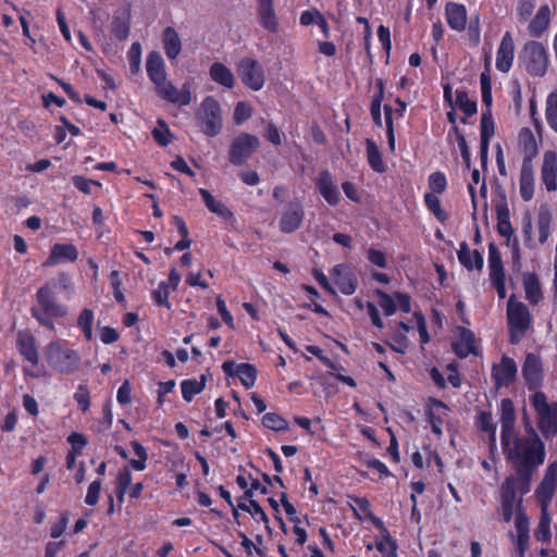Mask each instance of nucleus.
Returning a JSON list of instances; mask_svg holds the SVG:
<instances>
[{"mask_svg":"<svg viewBox=\"0 0 557 557\" xmlns=\"http://www.w3.org/2000/svg\"><path fill=\"white\" fill-rule=\"evenodd\" d=\"M504 454L516 470V476L520 480V494L524 495L530 491L531 479L536 468L544 462V444L530 426L528 434L523 437L516 433L502 442Z\"/></svg>","mask_w":557,"mask_h":557,"instance_id":"1","label":"nucleus"},{"mask_svg":"<svg viewBox=\"0 0 557 557\" xmlns=\"http://www.w3.org/2000/svg\"><path fill=\"white\" fill-rule=\"evenodd\" d=\"M146 71L159 97L178 106H187L191 102L190 87L188 84H184L182 89L178 90L168 81L165 64L159 52L152 51L148 54Z\"/></svg>","mask_w":557,"mask_h":557,"instance_id":"2","label":"nucleus"},{"mask_svg":"<svg viewBox=\"0 0 557 557\" xmlns=\"http://www.w3.org/2000/svg\"><path fill=\"white\" fill-rule=\"evenodd\" d=\"M507 321L509 325V342L518 344L525 335L531 325L532 317L528 307L516 301L511 296L507 302Z\"/></svg>","mask_w":557,"mask_h":557,"instance_id":"3","label":"nucleus"},{"mask_svg":"<svg viewBox=\"0 0 557 557\" xmlns=\"http://www.w3.org/2000/svg\"><path fill=\"white\" fill-rule=\"evenodd\" d=\"M196 120L205 135L216 136L223 125L220 103L212 96L206 97L196 112Z\"/></svg>","mask_w":557,"mask_h":557,"instance_id":"4","label":"nucleus"},{"mask_svg":"<svg viewBox=\"0 0 557 557\" xmlns=\"http://www.w3.org/2000/svg\"><path fill=\"white\" fill-rule=\"evenodd\" d=\"M48 363L59 373L73 374L81 364L77 351L63 348L58 342L50 343L46 348Z\"/></svg>","mask_w":557,"mask_h":557,"instance_id":"5","label":"nucleus"},{"mask_svg":"<svg viewBox=\"0 0 557 557\" xmlns=\"http://www.w3.org/2000/svg\"><path fill=\"white\" fill-rule=\"evenodd\" d=\"M525 70L533 76H543L547 70L548 57L544 46L537 41L525 44L521 52Z\"/></svg>","mask_w":557,"mask_h":557,"instance_id":"6","label":"nucleus"},{"mask_svg":"<svg viewBox=\"0 0 557 557\" xmlns=\"http://www.w3.org/2000/svg\"><path fill=\"white\" fill-rule=\"evenodd\" d=\"M260 140L257 136L242 133L236 136L228 149V160L234 165H243L246 163L253 152L259 148Z\"/></svg>","mask_w":557,"mask_h":557,"instance_id":"7","label":"nucleus"},{"mask_svg":"<svg viewBox=\"0 0 557 557\" xmlns=\"http://www.w3.org/2000/svg\"><path fill=\"white\" fill-rule=\"evenodd\" d=\"M517 492L520 493V480L516 475L506 478L500 486L502 513L505 522L512 519L513 509L519 499H516Z\"/></svg>","mask_w":557,"mask_h":557,"instance_id":"8","label":"nucleus"},{"mask_svg":"<svg viewBox=\"0 0 557 557\" xmlns=\"http://www.w3.org/2000/svg\"><path fill=\"white\" fill-rule=\"evenodd\" d=\"M243 83L252 90H260L264 85L263 69L260 63L251 58L243 59L237 69Z\"/></svg>","mask_w":557,"mask_h":557,"instance_id":"9","label":"nucleus"},{"mask_svg":"<svg viewBox=\"0 0 557 557\" xmlns=\"http://www.w3.org/2000/svg\"><path fill=\"white\" fill-rule=\"evenodd\" d=\"M36 299L41 307V312L54 318L66 314V309L57 302L50 284H45L38 289Z\"/></svg>","mask_w":557,"mask_h":557,"instance_id":"10","label":"nucleus"},{"mask_svg":"<svg viewBox=\"0 0 557 557\" xmlns=\"http://www.w3.org/2000/svg\"><path fill=\"white\" fill-rule=\"evenodd\" d=\"M304 209L299 201L287 205L280 220V230L283 233H293L298 230L304 220Z\"/></svg>","mask_w":557,"mask_h":557,"instance_id":"11","label":"nucleus"},{"mask_svg":"<svg viewBox=\"0 0 557 557\" xmlns=\"http://www.w3.org/2000/svg\"><path fill=\"white\" fill-rule=\"evenodd\" d=\"M541 177L543 184L548 191H554L557 188V154L553 150H547L543 156V164L541 169Z\"/></svg>","mask_w":557,"mask_h":557,"instance_id":"12","label":"nucleus"},{"mask_svg":"<svg viewBox=\"0 0 557 557\" xmlns=\"http://www.w3.org/2000/svg\"><path fill=\"white\" fill-rule=\"evenodd\" d=\"M257 15L259 24L271 33L278 32V18L274 10L273 0H258Z\"/></svg>","mask_w":557,"mask_h":557,"instance_id":"13","label":"nucleus"},{"mask_svg":"<svg viewBox=\"0 0 557 557\" xmlns=\"http://www.w3.org/2000/svg\"><path fill=\"white\" fill-rule=\"evenodd\" d=\"M521 504L522 498H519L515 527L517 530V547L521 553V557H524V553L529 546L530 521L525 512L522 510Z\"/></svg>","mask_w":557,"mask_h":557,"instance_id":"14","label":"nucleus"},{"mask_svg":"<svg viewBox=\"0 0 557 557\" xmlns=\"http://www.w3.org/2000/svg\"><path fill=\"white\" fill-rule=\"evenodd\" d=\"M556 482H557V463H550L546 471L545 475L536 488V496L542 503V506L544 504H548V502L552 499L555 488H556Z\"/></svg>","mask_w":557,"mask_h":557,"instance_id":"15","label":"nucleus"},{"mask_svg":"<svg viewBox=\"0 0 557 557\" xmlns=\"http://www.w3.org/2000/svg\"><path fill=\"white\" fill-rule=\"evenodd\" d=\"M331 274L335 281V284L343 294L351 295L355 293L358 283L357 278L348 267L338 264L333 268Z\"/></svg>","mask_w":557,"mask_h":557,"instance_id":"16","label":"nucleus"},{"mask_svg":"<svg viewBox=\"0 0 557 557\" xmlns=\"http://www.w3.org/2000/svg\"><path fill=\"white\" fill-rule=\"evenodd\" d=\"M542 362L541 359L534 354H529L525 357L522 374L529 385V388H536L542 381Z\"/></svg>","mask_w":557,"mask_h":557,"instance_id":"17","label":"nucleus"},{"mask_svg":"<svg viewBox=\"0 0 557 557\" xmlns=\"http://www.w3.org/2000/svg\"><path fill=\"white\" fill-rule=\"evenodd\" d=\"M513 40L510 33H506L500 41L499 48L497 50L496 57V67L500 72L507 73L512 64L513 60Z\"/></svg>","mask_w":557,"mask_h":557,"instance_id":"18","label":"nucleus"},{"mask_svg":"<svg viewBox=\"0 0 557 557\" xmlns=\"http://www.w3.org/2000/svg\"><path fill=\"white\" fill-rule=\"evenodd\" d=\"M517 364L509 358L504 356L498 366L493 367V376L497 386H508L516 377Z\"/></svg>","mask_w":557,"mask_h":557,"instance_id":"19","label":"nucleus"},{"mask_svg":"<svg viewBox=\"0 0 557 557\" xmlns=\"http://www.w3.org/2000/svg\"><path fill=\"white\" fill-rule=\"evenodd\" d=\"M78 257L76 248L71 244H55L45 265H53L64 261H75Z\"/></svg>","mask_w":557,"mask_h":557,"instance_id":"20","label":"nucleus"},{"mask_svg":"<svg viewBox=\"0 0 557 557\" xmlns=\"http://www.w3.org/2000/svg\"><path fill=\"white\" fill-rule=\"evenodd\" d=\"M518 145L523 153V161H532L539 153L537 144L533 132L523 127L518 135Z\"/></svg>","mask_w":557,"mask_h":557,"instance_id":"21","label":"nucleus"},{"mask_svg":"<svg viewBox=\"0 0 557 557\" xmlns=\"http://www.w3.org/2000/svg\"><path fill=\"white\" fill-rule=\"evenodd\" d=\"M502 409V442H506L509 436L515 434V409L509 398H504L500 404Z\"/></svg>","mask_w":557,"mask_h":557,"instance_id":"22","label":"nucleus"},{"mask_svg":"<svg viewBox=\"0 0 557 557\" xmlns=\"http://www.w3.org/2000/svg\"><path fill=\"white\" fill-rule=\"evenodd\" d=\"M17 349L26 360L33 364L39 361L38 351L35 345V338L27 332L20 331L17 333Z\"/></svg>","mask_w":557,"mask_h":557,"instance_id":"23","label":"nucleus"},{"mask_svg":"<svg viewBox=\"0 0 557 557\" xmlns=\"http://www.w3.org/2000/svg\"><path fill=\"white\" fill-rule=\"evenodd\" d=\"M534 193V173L532 161H523L520 173V194L524 201L532 199Z\"/></svg>","mask_w":557,"mask_h":557,"instance_id":"24","label":"nucleus"},{"mask_svg":"<svg viewBox=\"0 0 557 557\" xmlns=\"http://www.w3.org/2000/svg\"><path fill=\"white\" fill-rule=\"evenodd\" d=\"M317 186L323 198L332 206L336 205L339 200V194L336 186L333 184L331 175L327 171L320 173L317 181Z\"/></svg>","mask_w":557,"mask_h":557,"instance_id":"25","label":"nucleus"},{"mask_svg":"<svg viewBox=\"0 0 557 557\" xmlns=\"http://www.w3.org/2000/svg\"><path fill=\"white\" fill-rule=\"evenodd\" d=\"M446 18L448 25L458 32L466 28L467 11L465 5L457 3H448L446 5Z\"/></svg>","mask_w":557,"mask_h":557,"instance_id":"26","label":"nucleus"},{"mask_svg":"<svg viewBox=\"0 0 557 557\" xmlns=\"http://www.w3.org/2000/svg\"><path fill=\"white\" fill-rule=\"evenodd\" d=\"M458 259L460 263L468 270L476 269L479 271L483 268V257L478 250H470L466 242L460 244L458 250Z\"/></svg>","mask_w":557,"mask_h":557,"instance_id":"27","label":"nucleus"},{"mask_svg":"<svg viewBox=\"0 0 557 557\" xmlns=\"http://www.w3.org/2000/svg\"><path fill=\"white\" fill-rule=\"evenodd\" d=\"M459 337L453 346L456 355L459 358H466L470 354H475L474 334L466 327H459Z\"/></svg>","mask_w":557,"mask_h":557,"instance_id":"28","label":"nucleus"},{"mask_svg":"<svg viewBox=\"0 0 557 557\" xmlns=\"http://www.w3.org/2000/svg\"><path fill=\"white\" fill-rule=\"evenodd\" d=\"M209 75L213 82L225 88L231 89L235 85V78L232 71L223 63H213L209 69Z\"/></svg>","mask_w":557,"mask_h":557,"instance_id":"29","label":"nucleus"},{"mask_svg":"<svg viewBox=\"0 0 557 557\" xmlns=\"http://www.w3.org/2000/svg\"><path fill=\"white\" fill-rule=\"evenodd\" d=\"M539 428L546 436L557 433V404L552 405L546 412L539 413Z\"/></svg>","mask_w":557,"mask_h":557,"instance_id":"30","label":"nucleus"},{"mask_svg":"<svg viewBox=\"0 0 557 557\" xmlns=\"http://www.w3.org/2000/svg\"><path fill=\"white\" fill-rule=\"evenodd\" d=\"M163 46L169 59L174 60L181 53V39L173 27L169 26L163 30Z\"/></svg>","mask_w":557,"mask_h":557,"instance_id":"31","label":"nucleus"},{"mask_svg":"<svg viewBox=\"0 0 557 557\" xmlns=\"http://www.w3.org/2000/svg\"><path fill=\"white\" fill-rule=\"evenodd\" d=\"M550 18V10L548 5H543L537 11L534 18L529 24V30L532 36L539 37L542 33H544L549 24Z\"/></svg>","mask_w":557,"mask_h":557,"instance_id":"32","label":"nucleus"},{"mask_svg":"<svg viewBox=\"0 0 557 557\" xmlns=\"http://www.w3.org/2000/svg\"><path fill=\"white\" fill-rule=\"evenodd\" d=\"M488 267L491 281L505 277L500 252L493 243L488 245Z\"/></svg>","mask_w":557,"mask_h":557,"instance_id":"33","label":"nucleus"},{"mask_svg":"<svg viewBox=\"0 0 557 557\" xmlns=\"http://www.w3.org/2000/svg\"><path fill=\"white\" fill-rule=\"evenodd\" d=\"M112 33L119 40H125L129 34V13L127 11L117 12L113 16Z\"/></svg>","mask_w":557,"mask_h":557,"instance_id":"34","label":"nucleus"},{"mask_svg":"<svg viewBox=\"0 0 557 557\" xmlns=\"http://www.w3.org/2000/svg\"><path fill=\"white\" fill-rule=\"evenodd\" d=\"M552 213L547 206H541L537 213L539 240L543 245L549 237Z\"/></svg>","mask_w":557,"mask_h":557,"instance_id":"35","label":"nucleus"},{"mask_svg":"<svg viewBox=\"0 0 557 557\" xmlns=\"http://www.w3.org/2000/svg\"><path fill=\"white\" fill-rule=\"evenodd\" d=\"M366 147H367V159L372 168L377 173H383L386 171V165L382 160L381 152L379 150V147L372 139L366 140Z\"/></svg>","mask_w":557,"mask_h":557,"instance_id":"36","label":"nucleus"},{"mask_svg":"<svg viewBox=\"0 0 557 557\" xmlns=\"http://www.w3.org/2000/svg\"><path fill=\"white\" fill-rule=\"evenodd\" d=\"M523 285L527 299L535 305L542 298L540 282L534 274H525L523 277Z\"/></svg>","mask_w":557,"mask_h":557,"instance_id":"37","label":"nucleus"},{"mask_svg":"<svg viewBox=\"0 0 557 557\" xmlns=\"http://www.w3.org/2000/svg\"><path fill=\"white\" fill-rule=\"evenodd\" d=\"M534 536L540 542H549L552 537L550 533V516L546 508V504L542 506L541 518L537 528L534 532Z\"/></svg>","mask_w":557,"mask_h":557,"instance_id":"38","label":"nucleus"},{"mask_svg":"<svg viewBox=\"0 0 557 557\" xmlns=\"http://www.w3.org/2000/svg\"><path fill=\"white\" fill-rule=\"evenodd\" d=\"M199 194L202 198V200L205 201L206 203V207L213 213L222 216V218H226V216H231L232 213L230 212V210L219 200H216L210 193L209 190L205 189V188H201L199 189Z\"/></svg>","mask_w":557,"mask_h":557,"instance_id":"39","label":"nucleus"},{"mask_svg":"<svg viewBox=\"0 0 557 557\" xmlns=\"http://www.w3.org/2000/svg\"><path fill=\"white\" fill-rule=\"evenodd\" d=\"M206 386V376L201 375L199 380H185L182 382V395L186 401H191L195 395L201 393Z\"/></svg>","mask_w":557,"mask_h":557,"instance_id":"40","label":"nucleus"},{"mask_svg":"<svg viewBox=\"0 0 557 557\" xmlns=\"http://www.w3.org/2000/svg\"><path fill=\"white\" fill-rule=\"evenodd\" d=\"M236 375L246 388H251L257 379V369L250 363H240L236 368Z\"/></svg>","mask_w":557,"mask_h":557,"instance_id":"41","label":"nucleus"},{"mask_svg":"<svg viewBox=\"0 0 557 557\" xmlns=\"http://www.w3.org/2000/svg\"><path fill=\"white\" fill-rule=\"evenodd\" d=\"M495 125L491 110L487 109L481 115V143L490 144L491 137L494 135Z\"/></svg>","mask_w":557,"mask_h":557,"instance_id":"42","label":"nucleus"},{"mask_svg":"<svg viewBox=\"0 0 557 557\" xmlns=\"http://www.w3.org/2000/svg\"><path fill=\"white\" fill-rule=\"evenodd\" d=\"M264 428L273 431H285L288 429V422L275 412H268L262 417Z\"/></svg>","mask_w":557,"mask_h":557,"instance_id":"43","label":"nucleus"},{"mask_svg":"<svg viewBox=\"0 0 557 557\" xmlns=\"http://www.w3.org/2000/svg\"><path fill=\"white\" fill-rule=\"evenodd\" d=\"M456 106L463 111L467 116H471L476 112V103L469 99L466 90L456 91Z\"/></svg>","mask_w":557,"mask_h":557,"instance_id":"44","label":"nucleus"},{"mask_svg":"<svg viewBox=\"0 0 557 557\" xmlns=\"http://www.w3.org/2000/svg\"><path fill=\"white\" fill-rule=\"evenodd\" d=\"M478 424L482 431L490 433L491 449H493L496 445V437H495L496 428L493 423L492 414L490 412L482 411L479 414Z\"/></svg>","mask_w":557,"mask_h":557,"instance_id":"45","label":"nucleus"},{"mask_svg":"<svg viewBox=\"0 0 557 557\" xmlns=\"http://www.w3.org/2000/svg\"><path fill=\"white\" fill-rule=\"evenodd\" d=\"M545 113L549 126L557 132V92H552L547 97Z\"/></svg>","mask_w":557,"mask_h":557,"instance_id":"46","label":"nucleus"},{"mask_svg":"<svg viewBox=\"0 0 557 557\" xmlns=\"http://www.w3.org/2000/svg\"><path fill=\"white\" fill-rule=\"evenodd\" d=\"M425 205L430 211L434 213V215L441 222H445L448 218V214L442 209L440 199L434 194H426L424 197Z\"/></svg>","mask_w":557,"mask_h":557,"instance_id":"47","label":"nucleus"},{"mask_svg":"<svg viewBox=\"0 0 557 557\" xmlns=\"http://www.w3.org/2000/svg\"><path fill=\"white\" fill-rule=\"evenodd\" d=\"M94 312L90 309H84L77 320L78 327L84 332L87 339L92 337Z\"/></svg>","mask_w":557,"mask_h":557,"instance_id":"48","label":"nucleus"},{"mask_svg":"<svg viewBox=\"0 0 557 557\" xmlns=\"http://www.w3.org/2000/svg\"><path fill=\"white\" fill-rule=\"evenodd\" d=\"M384 533V539L375 544L376 549L387 557H394L396 555V544L391 539L387 530L383 527L380 528Z\"/></svg>","mask_w":557,"mask_h":557,"instance_id":"49","label":"nucleus"},{"mask_svg":"<svg viewBox=\"0 0 557 557\" xmlns=\"http://www.w3.org/2000/svg\"><path fill=\"white\" fill-rule=\"evenodd\" d=\"M356 507H354V510L357 512V510H360L364 513L367 518H369L375 527L383 528V522L380 518L375 517L373 512L370 509V503L367 498H356L355 499Z\"/></svg>","mask_w":557,"mask_h":557,"instance_id":"50","label":"nucleus"},{"mask_svg":"<svg viewBox=\"0 0 557 557\" xmlns=\"http://www.w3.org/2000/svg\"><path fill=\"white\" fill-rule=\"evenodd\" d=\"M152 136L154 140L161 146H166L170 144L169 137L171 136V133L163 120H158V127L153 128Z\"/></svg>","mask_w":557,"mask_h":557,"instance_id":"51","label":"nucleus"},{"mask_svg":"<svg viewBox=\"0 0 557 557\" xmlns=\"http://www.w3.org/2000/svg\"><path fill=\"white\" fill-rule=\"evenodd\" d=\"M169 294V284L161 282L158 288L152 292V298L158 306H164L170 309Z\"/></svg>","mask_w":557,"mask_h":557,"instance_id":"52","label":"nucleus"},{"mask_svg":"<svg viewBox=\"0 0 557 557\" xmlns=\"http://www.w3.org/2000/svg\"><path fill=\"white\" fill-rule=\"evenodd\" d=\"M141 47L138 42H133L128 51L129 66L133 73H137L140 69Z\"/></svg>","mask_w":557,"mask_h":557,"instance_id":"53","label":"nucleus"},{"mask_svg":"<svg viewBox=\"0 0 557 557\" xmlns=\"http://www.w3.org/2000/svg\"><path fill=\"white\" fill-rule=\"evenodd\" d=\"M251 116V107L247 102H238L234 110V122L240 125Z\"/></svg>","mask_w":557,"mask_h":557,"instance_id":"54","label":"nucleus"},{"mask_svg":"<svg viewBox=\"0 0 557 557\" xmlns=\"http://www.w3.org/2000/svg\"><path fill=\"white\" fill-rule=\"evenodd\" d=\"M429 187L433 193L442 194L446 188L445 175L441 172H435L429 177Z\"/></svg>","mask_w":557,"mask_h":557,"instance_id":"55","label":"nucleus"},{"mask_svg":"<svg viewBox=\"0 0 557 557\" xmlns=\"http://www.w3.org/2000/svg\"><path fill=\"white\" fill-rule=\"evenodd\" d=\"M379 297V305L384 310L386 315H392L396 311V305L393 298L382 290L376 292Z\"/></svg>","mask_w":557,"mask_h":557,"instance_id":"56","label":"nucleus"},{"mask_svg":"<svg viewBox=\"0 0 557 557\" xmlns=\"http://www.w3.org/2000/svg\"><path fill=\"white\" fill-rule=\"evenodd\" d=\"M535 8L534 0H520L518 5V15L521 22H525L532 15Z\"/></svg>","mask_w":557,"mask_h":557,"instance_id":"57","label":"nucleus"},{"mask_svg":"<svg viewBox=\"0 0 557 557\" xmlns=\"http://www.w3.org/2000/svg\"><path fill=\"white\" fill-rule=\"evenodd\" d=\"M100 488H101V481L100 480H96V481L90 483V485L88 487V491H87L86 498H85V503L87 505L94 506V505L97 504L98 498H99V494H100Z\"/></svg>","mask_w":557,"mask_h":557,"instance_id":"58","label":"nucleus"},{"mask_svg":"<svg viewBox=\"0 0 557 557\" xmlns=\"http://www.w3.org/2000/svg\"><path fill=\"white\" fill-rule=\"evenodd\" d=\"M455 132H456V135H457V141H458V146H459V149H460L461 157L463 159V162H465L466 166L469 169L470 164H471L470 163V151H469L466 138L459 132L458 127H455Z\"/></svg>","mask_w":557,"mask_h":557,"instance_id":"59","label":"nucleus"},{"mask_svg":"<svg viewBox=\"0 0 557 557\" xmlns=\"http://www.w3.org/2000/svg\"><path fill=\"white\" fill-rule=\"evenodd\" d=\"M74 398L76 399V401L78 403V405L83 411L88 410V408L90 406V401H89V392L86 386L79 385L77 392L74 395Z\"/></svg>","mask_w":557,"mask_h":557,"instance_id":"60","label":"nucleus"},{"mask_svg":"<svg viewBox=\"0 0 557 557\" xmlns=\"http://www.w3.org/2000/svg\"><path fill=\"white\" fill-rule=\"evenodd\" d=\"M67 441L72 445L71 451L76 454H79L83 447L87 444L86 437L83 434L75 432L69 436Z\"/></svg>","mask_w":557,"mask_h":557,"instance_id":"61","label":"nucleus"},{"mask_svg":"<svg viewBox=\"0 0 557 557\" xmlns=\"http://www.w3.org/2000/svg\"><path fill=\"white\" fill-rule=\"evenodd\" d=\"M533 405L535 407V410L539 413L543 411H547V409L552 408V405L547 403L546 396L542 392H536L533 396Z\"/></svg>","mask_w":557,"mask_h":557,"instance_id":"62","label":"nucleus"},{"mask_svg":"<svg viewBox=\"0 0 557 557\" xmlns=\"http://www.w3.org/2000/svg\"><path fill=\"white\" fill-rule=\"evenodd\" d=\"M216 308H218V311L222 318V320L230 326V327H234V321H233V317L231 315V313L228 312V310L226 309V306H225V302L224 300L221 298V296H219L216 298Z\"/></svg>","mask_w":557,"mask_h":557,"instance_id":"63","label":"nucleus"},{"mask_svg":"<svg viewBox=\"0 0 557 557\" xmlns=\"http://www.w3.org/2000/svg\"><path fill=\"white\" fill-rule=\"evenodd\" d=\"M32 314L41 325L48 327L51 331L54 330V323L52 322L50 315L46 314L45 312H41L37 308H32Z\"/></svg>","mask_w":557,"mask_h":557,"instance_id":"64","label":"nucleus"}]
</instances>
